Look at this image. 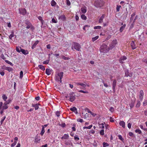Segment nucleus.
Segmentation results:
<instances>
[{
  "instance_id": "nucleus-40",
  "label": "nucleus",
  "mask_w": 147,
  "mask_h": 147,
  "mask_svg": "<svg viewBox=\"0 0 147 147\" xmlns=\"http://www.w3.org/2000/svg\"><path fill=\"white\" fill-rule=\"evenodd\" d=\"M121 5H117V6L116 10H117V11L118 12L119 11L120 8H121Z\"/></svg>"
},
{
  "instance_id": "nucleus-37",
  "label": "nucleus",
  "mask_w": 147,
  "mask_h": 147,
  "mask_svg": "<svg viewBox=\"0 0 147 147\" xmlns=\"http://www.w3.org/2000/svg\"><path fill=\"white\" fill-rule=\"evenodd\" d=\"M5 61L6 63H7L8 64H10L12 66H13V64L10 61H8V60H5Z\"/></svg>"
},
{
  "instance_id": "nucleus-53",
  "label": "nucleus",
  "mask_w": 147,
  "mask_h": 147,
  "mask_svg": "<svg viewBox=\"0 0 147 147\" xmlns=\"http://www.w3.org/2000/svg\"><path fill=\"white\" fill-rule=\"evenodd\" d=\"M140 103L139 101H138L137 102V105H136V107H140Z\"/></svg>"
},
{
  "instance_id": "nucleus-26",
  "label": "nucleus",
  "mask_w": 147,
  "mask_h": 147,
  "mask_svg": "<svg viewBox=\"0 0 147 147\" xmlns=\"http://www.w3.org/2000/svg\"><path fill=\"white\" fill-rule=\"evenodd\" d=\"M66 18L64 15H62L59 17V19L63 21L65 20Z\"/></svg>"
},
{
  "instance_id": "nucleus-2",
  "label": "nucleus",
  "mask_w": 147,
  "mask_h": 147,
  "mask_svg": "<svg viewBox=\"0 0 147 147\" xmlns=\"http://www.w3.org/2000/svg\"><path fill=\"white\" fill-rule=\"evenodd\" d=\"M81 47L80 45L78 43L74 42L72 44L71 49L73 50V49H74L77 51H80Z\"/></svg>"
},
{
  "instance_id": "nucleus-54",
  "label": "nucleus",
  "mask_w": 147,
  "mask_h": 147,
  "mask_svg": "<svg viewBox=\"0 0 147 147\" xmlns=\"http://www.w3.org/2000/svg\"><path fill=\"white\" fill-rule=\"evenodd\" d=\"M77 121L78 122H79L81 123H82L83 122V120L82 119H77Z\"/></svg>"
},
{
  "instance_id": "nucleus-47",
  "label": "nucleus",
  "mask_w": 147,
  "mask_h": 147,
  "mask_svg": "<svg viewBox=\"0 0 147 147\" xmlns=\"http://www.w3.org/2000/svg\"><path fill=\"white\" fill-rule=\"evenodd\" d=\"M144 94L143 91L142 90H140V92L139 96H143Z\"/></svg>"
},
{
  "instance_id": "nucleus-46",
  "label": "nucleus",
  "mask_w": 147,
  "mask_h": 147,
  "mask_svg": "<svg viewBox=\"0 0 147 147\" xmlns=\"http://www.w3.org/2000/svg\"><path fill=\"white\" fill-rule=\"evenodd\" d=\"M74 139L76 141H78L79 140V138L78 137L77 135L75 136H74Z\"/></svg>"
},
{
  "instance_id": "nucleus-21",
  "label": "nucleus",
  "mask_w": 147,
  "mask_h": 147,
  "mask_svg": "<svg viewBox=\"0 0 147 147\" xmlns=\"http://www.w3.org/2000/svg\"><path fill=\"white\" fill-rule=\"evenodd\" d=\"M131 44L132 49H135L136 48V45H135L134 42L133 41H132L131 42Z\"/></svg>"
},
{
  "instance_id": "nucleus-27",
  "label": "nucleus",
  "mask_w": 147,
  "mask_h": 147,
  "mask_svg": "<svg viewBox=\"0 0 147 147\" xmlns=\"http://www.w3.org/2000/svg\"><path fill=\"white\" fill-rule=\"evenodd\" d=\"M38 67L42 71H44L45 69L44 67L42 65H38Z\"/></svg>"
},
{
  "instance_id": "nucleus-43",
  "label": "nucleus",
  "mask_w": 147,
  "mask_h": 147,
  "mask_svg": "<svg viewBox=\"0 0 147 147\" xmlns=\"http://www.w3.org/2000/svg\"><path fill=\"white\" fill-rule=\"evenodd\" d=\"M20 48H21L20 47H16V51L18 53H20L21 51V50H20Z\"/></svg>"
},
{
  "instance_id": "nucleus-58",
  "label": "nucleus",
  "mask_w": 147,
  "mask_h": 147,
  "mask_svg": "<svg viewBox=\"0 0 147 147\" xmlns=\"http://www.w3.org/2000/svg\"><path fill=\"white\" fill-rule=\"evenodd\" d=\"M52 21L53 23H56L57 22V21H56L54 18L52 19Z\"/></svg>"
},
{
  "instance_id": "nucleus-12",
  "label": "nucleus",
  "mask_w": 147,
  "mask_h": 147,
  "mask_svg": "<svg viewBox=\"0 0 147 147\" xmlns=\"http://www.w3.org/2000/svg\"><path fill=\"white\" fill-rule=\"evenodd\" d=\"M116 80H114L112 84V86H113V90L114 92H115V87L116 85Z\"/></svg>"
},
{
  "instance_id": "nucleus-57",
  "label": "nucleus",
  "mask_w": 147,
  "mask_h": 147,
  "mask_svg": "<svg viewBox=\"0 0 147 147\" xmlns=\"http://www.w3.org/2000/svg\"><path fill=\"white\" fill-rule=\"evenodd\" d=\"M127 11L126 13H125L124 14H123V15L124 16V17L125 18V19H126V18L127 16Z\"/></svg>"
},
{
  "instance_id": "nucleus-45",
  "label": "nucleus",
  "mask_w": 147,
  "mask_h": 147,
  "mask_svg": "<svg viewBox=\"0 0 147 147\" xmlns=\"http://www.w3.org/2000/svg\"><path fill=\"white\" fill-rule=\"evenodd\" d=\"M101 28V27L100 26H94V29H100Z\"/></svg>"
},
{
  "instance_id": "nucleus-35",
  "label": "nucleus",
  "mask_w": 147,
  "mask_h": 147,
  "mask_svg": "<svg viewBox=\"0 0 147 147\" xmlns=\"http://www.w3.org/2000/svg\"><path fill=\"white\" fill-rule=\"evenodd\" d=\"M81 18L83 20H86L87 18L86 16L84 14H82L81 15Z\"/></svg>"
},
{
  "instance_id": "nucleus-41",
  "label": "nucleus",
  "mask_w": 147,
  "mask_h": 147,
  "mask_svg": "<svg viewBox=\"0 0 147 147\" xmlns=\"http://www.w3.org/2000/svg\"><path fill=\"white\" fill-rule=\"evenodd\" d=\"M17 143L16 141H15L14 142L12 143L11 145V147H13L15 146Z\"/></svg>"
},
{
  "instance_id": "nucleus-5",
  "label": "nucleus",
  "mask_w": 147,
  "mask_h": 147,
  "mask_svg": "<svg viewBox=\"0 0 147 147\" xmlns=\"http://www.w3.org/2000/svg\"><path fill=\"white\" fill-rule=\"evenodd\" d=\"M69 100L71 102H73L76 99L75 95L74 94L73 92L69 94Z\"/></svg>"
},
{
  "instance_id": "nucleus-3",
  "label": "nucleus",
  "mask_w": 147,
  "mask_h": 147,
  "mask_svg": "<svg viewBox=\"0 0 147 147\" xmlns=\"http://www.w3.org/2000/svg\"><path fill=\"white\" fill-rule=\"evenodd\" d=\"M26 26V28L27 29L30 28V29L33 30L34 29V28L32 26L30 22L28 21H26L25 23Z\"/></svg>"
},
{
  "instance_id": "nucleus-10",
  "label": "nucleus",
  "mask_w": 147,
  "mask_h": 147,
  "mask_svg": "<svg viewBox=\"0 0 147 147\" xmlns=\"http://www.w3.org/2000/svg\"><path fill=\"white\" fill-rule=\"evenodd\" d=\"M19 11L20 13L23 15H25L26 13V11L25 9H19Z\"/></svg>"
},
{
  "instance_id": "nucleus-8",
  "label": "nucleus",
  "mask_w": 147,
  "mask_h": 147,
  "mask_svg": "<svg viewBox=\"0 0 147 147\" xmlns=\"http://www.w3.org/2000/svg\"><path fill=\"white\" fill-rule=\"evenodd\" d=\"M10 101V100H8L3 104V106L2 107L3 109H7L8 108V107L7 105L9 104Z\"/></svg>"
},
{
  "instance_id": "nucleus-64",
  "label": "nucleus",
  "mask_w": 147,
  "mask_h": 147,
  "mask_svg": "<svg viewBox=\"0 0 147 147\" xmlns=\"http://www.w3.org/2000/svg\"><path fill=\"white\" fill-rule=\"evenodd\" d=\"M101 126L100 127V128L102 129L104 128V124L103 123H102L101 124Z\"/></svg>"
},
{
  "instance_id": "nucleus-4",
  "label": "nucleus",
  "mask_w": 147,
  "mask_h": 147,
  "mask_svg": "<svg viewBox=\"0 0 147 147\" xmlns=\"http://www.w3.org/2000/svg\"><path fill=\"white\" fill-rule=\"evenodd\" d=\"M107 46L106 45H102L100 47V50L101 52L105 53L107 52Z\"/></svg>"
},
{
  "instance_id": "nucleus-39",
  "label": "nucleus",
  "mask_w": 147,
  "mask_h": 147,
  "mask_svg": "<svg viewBox=\"0 0 147 147\" xmlns=\"http://www.w3.org/2000/svg\"><path fill=\"white\" fill-rule=\"evenodd\" d=\"M14 35L13 34V32H12V33L9 35V38L10 39H11L12 37H13Z\"/></svg>"
},
{
  "instance_id": "nucleus-38",
  "label": "nucleus",
  "mask_w": 147,
  "mask_h": 147,
  "mask_svg": "<svg viewBox=\"0 0 147 147\" xmlns=\"http://www.w3.org/2000/svg\"><path fill=\"white\" fill-rule=\"evenodd\" d=\"M77 84L78 85H80L84 87H85L86 86V85L85 84L82 83H79Z\"/></svg>"
},
{
  "instance_id": "nucleus-44",
  "label": "nucleus",
  "mask_w": 147,
  "mask_h": 147,
  "mask_svg": "<svg viewBox=\"0 0 147 147\" xmlns=\"http://www.w3.org/2000/svg\"><path fill=\"white\" fill-rule=\"evenodd\" d=\"M100 134L101 135H103L104 134V130L103 129H102L100 132Z\"/></svg>"
},
{
  "instance_id": "nucleus-16",
  "label": "nucleus",
  "mask_w": 147,
  "mask_h": 147,
  "mask_svg": "<svg viewBox=\"0 0 147 147\" xmlns=\"http://www.w3.org/2000/svg\"><path fill=\"white\" fill-rule=\"evenodd\" d=\"M39 104H32V106L33 107H34L35 110H37L39 108L38 105Z\"/></svg>"
},
{
  "instance_id": "nucleus-52",
  "label": "nucleus",
  "mask_w": 147,
  "mask_h": 147,
  "mask_svg": "<svg viewBox=\"0 0 147 147\" xmlns=\"http://www.w3.org/2000/svg\"><path fill=\"white\" fill-rule=\"evenodd\" d=\"M118 136L119 139L120 140H122L123 141V140H124V139L121 136L119 135Z\"/></svg>"
},
{
  "instance_id": "nucleus-63",
  "label": "nucleus",
  "mask_w": 147,
  "mask_h": 147,
  "mask_svg": "<svg viewBox=\"0 0 147 147\" xmlns=\"http://www.w3.org/2000/svg\"><path fill=\"white\" fill-rule=\"evenodd\" d=\"M59 77L58 76H57L55 78V80L57 82L59 81Z\"/></svg>"
},
{
  "instance_id": "nucleus-6",
  "label": "nucleus",
  "mask_w": 147,
  "mask_h": 147,
  "mask_svg": "<svg viewBox=\"0 0 147 147\" xmlns=\"http://www.w3.org/2000/svg\"><path fill=\"white\" fill-rule=\"evenodd\" d=\"M125 76L127 77H131L132 76V74L131 72H129L127 69L125 70Z\"/></svg>"
},
{
  "instance_id": "nucleus-36",
  "label": "nucleus",
  "mask_w": 147,
  "mask_h": 147,
  "mask_svg": "<svg viewBox=\"0 0 147 147\" xmlns=\"http://www.w3.org/2000/svg\"><path fill=\"white\" fill-rule=\"evenodd\" d=\"M2 98L3 100L5 101H6L7 99V97L5 94H3V95Z\"/></svg>"
},
{
  "instance_id": "nucleus-23",
  "label": "nucleus",
  "mask_w": 147,
  "mask_h": 147,
  "mask_svg": "<svg viewBox=\"0 0 147 147\" xmlns=\"http://www.w3.org/2000/svg\"><path fill=\"white\" fill-rule=\"evenodd\" d=\"M126 26V25L125 24L123 25V26H121L120 28V31L121 32H122L124 30V28H125Z\"/></svg>"
},
{
  "instance_id": "nucleus-13",
  "label": "nucleus",
  "mask_w": 147,
  "mask_h": 147,
  "mask_svg": "<svg viewBox=\"0 0 147 147\" xmlns=\"http://www.w3.org/2000/svg\"><path fill=\"white\" fill-rule=\"evenodd\" d=\"M20 50L22 53L25 55H27L28 53V52L27 50H25L21 48H20Z\"/></svg>"
},
{
  "instance_id": "nucleus-17",
  "label": "nucleus",
  "mask_w": 147,
  "mask_h": 147,
  "mask_svg": "<svg viewBox=\"0 0 147 147\" xmlns=\"http://www.w3.org/2000/svg\"><path fill=\"white\" fill-rule=\"evenodd\" d=\"M105 17V15L104 14H103L101 17L100 18L99 20V23H102L103 22V19Z\"/></svg>"
},
{
  "instance_id": "nucleus-60",
  "label": "nucleus",
  "mask_w": 147,
  "mask_h": 147,
  "mask_svg": "<svg viewBox=\"0 0 147 147\" xmlns=\"http://www.w3.org/2000/svg\"><path fill=\"white\" fill-rule=\"evenodd\" d=\"M110 121L112 122H113L114 121L113 118L112 117H110Z\"/></svg>"
},
{
  "instance_id": "nucleus-15",
  "label": "nucleus",
  "mask_w": 147,
  "mask_h": 147,
  "mask_svg": "<svg viewBox=\"0 0 147 147\" xmlns=\"http://www.w3.org/2000/svg\"><path fill=\"white\" fill-rule=\"evenodd\" d=\"M120 125L123 128H125V123L123 121H121L119 123Z\"/></svg>"
},
{
  "instance_id": "nucleus-29",
  "label": "nucleus",
  "mask_w": 147,
  "mask_h": 147,
  "mask_svg": "<svg viewBox=\"0 0 147 147\" xmlns=\"http://www.w3.org/2000/svg\"><path fill=\"white\" fill-rule=\"evenodd\" d=\"M103 147H106L108 146H109V144L107 143L104 142L103 144Z\"/></svg>"
},
{
  "instance_id": "nucleus-30",
  "label": "nucleus",
  "mask_w": 147,
  "mask_h": 147,
  "mask_svg": "<svg viewBox=\"0 0 147 147\" xmlns=\"http://www.w3.org/2000/svg\"><path fill=\"white\" fill-rule=\"evenodd\" d=\"M51 5L52 6H55L56 4V3L54 0H52L51 2Z\"/></svg>"
},
{
  "instance_id": "nucleus-22",
  "label": "nucleus",
  "mask_w": 147,
  "mask_h": 147,
  "mask_svg": "<svg viewBox=\"0 0 147 147\" xmlns=\"http://www.w3.org/2000/svg\"><path fill=\"white\" fill-rule=\"evenodd\" d=\"M50 54H49V59L48 60H47L43 62V63L44 64H47L49 63L50 61Z\"/></svg>"
},
{
  "instance_id": "nucleus-14",
  "label": "nucleus",
  "mask_w": 147,
  "mask_h": 147,
  "mask_svg": "<svg viewBox=\"0 0 147 147\" xmlns=\"http://www.w3.org/2000/svg\"><path fill=\"white\" fill-rule=\"evenodd\" d=\"M135 102V100L131 101V103L129 104V106H130V107L131 108V109L132 108H133L134 107V105Z\"/></svg>"
},
{
  "instance_id": "nucleus-18",
  "label": "nucleus",
  "mask_w": 147,
  "mask_h": 147,
  "mask_svg": "<svg viewBox=\"0 0 147 147\" xmlns=\"http://www.w3.org/2000/svg\"><path fill=\"white\" fill-rule=\"evenodd\" d=\"M51 70L49 69H47L46 70V73L48 75H49L51 74Z\"/></svg>"
},
{
  "instance_id": "nucleus-62",
  "label": "nucleus",
  "mask_w": 147,
  "mask_h": 147,
  "mask_svg": "<svg viewBox=\"0 0 147 147\" xmlns=\"http://www.w3.org/2000/svg\"><path fill=\"white\" fill-rule=\"evenodd\" d=\"M131 123H128L127 125V127L129 129H130L131 127Z\"/></svg>"
},
{
  "instance_id": "nucleus-24",
  "label": "nucleus",
  "mask_w": 147,
  "mask_h": 147,
  "mask_svg": "<svg viewBox=\"0 0 147 147\" xmlns=\"http://www.w3.org/2000/svg\"><path fill=\"white\" fill-rule=\"evenodd\" d=\"M39 42V41L38 40H37L34 43V44L32 46V48L33 49L34 48H35L36 47V45Z\"/></svg>"
},
{
  "instance_id": "nucleus-25",
  "label": "nucleus",
  "mask_w": 147,
  "mask_h": 147,
  "mask_svg": "<svg viewBox=\"0 0 147 147\" xmlns=\"http://www.w3.org/2000/svg\"><path fill=\"white\" fill-rule=\"evenodd\" d=\"M45 132V130L44 129V127L43 125L42 126V130L40 133V134L42 136H43Z\"/></svg>"
},
{
  "instance_id": "nucleus-34",
  "label": "nucleus",
  "mask_w": 147,
  "mask_h": 147,
  "mask_svg": "<svg viewBox=\"0 0 147 147\" xmlns=\"http://www.w3.org/2000/svg\"><path fill=\"white\" fill-rule=\"evenodd\" d=\"M62 58L65 60H69L70 59V58L68 57H65L64 56H63L62 57Z\"/></svg>"
},
{
  "instance_id": "nucleus-9",
  "label": "nucleus",
  "mask_w": 147,
  "mask_h": 147,
  "mask_svg": "<svg viewBox=\"0 0 147 147\" xmlns=\"http://www.w3.org/2000/svg\"><path fill=\"white\" fill-rule=\"evenodd\" d=\"M127 59V57L125 56H122L119 59V62L121 63H124L123 61Z\"/></svg>"
},
{
  "instance_id": "nucleus-59",
  "label": "nucleus",
  "mask_w": 147,
  "mask_h": 147,
  "mask_svg": "<svg viewBox=\"0 0 147 147\" xmlns=\"http://www.w3.org/2000/svg\"><path fill=\"white\" fill-rule=\"evenodd\" d=\"M109 110L111 112H113L114 111V108L113 107H111L109 109Z\"/></svg>"
},
{
  "instance_id": "nucleus-50",
  "label": "nucleus",
  "mask_w": 147,
  "mask_h": 147,
  "mask_svg": "<svg viewBox=\"0 0 147 147\" xmlns=\"http://www.w3.org/2000/svg\"><path fill=\"white\" fill-rule=\"evenodd\" d=\"M79 92H82L84 93H88V92L87 91H84L82 90H80L79 91Z\"/></svg>"
},
{
  "instance_id": "nucleus-42",
  "label": "nucleus",
  "mask_w": 147,
  "mask_h": 147,
  "mask_svg": "<svg viewBox=\"0 0 147 147\" xmlns=\"http://www.w3.org/2000/svg\"><path fill=\"white\" fill-rule=\"evenodd\" d=\"M135 132L136 133L138 132V133L140 134L142 133V132L141 131L140 129H136L135 130Z\"/></svg>"
},
{
  "instance_id": "nucleus-49",
  "label": "nucleus",
  "mask_w": 147,
  "mask_h": 147,
  "mask_svg": "<svg viewBox=\"0 0 147 147\" xmlns=\"http://www.w3.org/2000/svg\"><path fill=\"white\" fill-rule=\"evenodd\" d=\"M38 19L42 23V24H43V23H42V22L44 21L43 20H42V17L41 16H39L38 17Z\"/></svg>"
},
{
  "instance_id": "nucleus-51",
  "label": "nucleus",
  "mask_w": 147,
  "mask_h": 147,
  "mask_svg": "<svg viewBox=\"0 0 147 147\" xmlns=\"http://www.w3.org/2000/svg\"><path fill=\"white\" fill-rule=\"evenodd\" d=\"M142 61L143 62L146 63L147 64V58H143Z\"/></svg>"
},
{
  "instance_id": "nucleus-55",
  "label": "nucleus",
  "mask_w": 147,
  "mask_h": 147,
  "mask_svg": "<svg viewBox=\"0 0 147 147\" xmlns=\"http://www.w3.org/2000/svg\"><path fill=\"white\" fill-rule=\"evenodd\" d=\"M67 4L68 6L70 5L71 3L69 0H66Z\"/></svg>"
},
{
  "instance_id": "nucleus-48",
  "label": "nucleus",
  "mask_w": 147,
  "mask_h": 147,
  "mask_svg": "<svg viewBox=\"0 0 147 147\" xmlns=\"http://www.w3.org/2000/svg\"><path fill=\"white\" fill-rule=\"evenodd\" d=\"M23 76V72L22 71L20 72V78L22 79Z\"/></svg>"
},
{
  "instance_id": "nucleus-20",
  "label": "nucleus",
  "mask_w": 147,
  "mask_h": 147,
  "mask_svg": "<svg viewBox=\"0 0 147 147\" xmlns=\"http://www.w3.org/2000/svg\"><path fill=\"white\" fill-rule=\"evenodd\" d=\"M81 10L82 13H86L87 11L86 7H82L81 8Z\"/></svg>"
},
{
  "instance_id": "nucleus-31",
  "label": "nucleus",
  "mask_w": 147,
  "mask_h": 147,
  "mask_svg": "<svg viewBox=\"0 0 147 147\" xmlns=\"http://www.w3.org/2000/svg\"><path fill=\"white\" fill-rule=\"evenodd\" d=\"M6 68V70H7L9 72L12 71L13 70V69L12 68L9 67H7Z\"/></svg>"
},
{
  "instance_id": "nucleus-56",
  "label": "nucleus",
  "mask_w": 147,
  "mask_h": 147,
  "mask_svg": "<svg viewBox=\"0 0 147 147\" xmlns=\"http://www.w3.org/2000/svg\"><path fill=\"white\" fill-rule=\"evenodd\" d=\"M60 114V112H59V111H57L56 112V115L58 117H59V116Z\"/></svg>"
},
{
  "instance_id": "nucleus-7",
  "label": "nucleus",
  "mask_w": 147,
  "mask_h": 147,
  "mask_svg": "<svg viewBox=\"0 0 147 147\" xmlns=\"http://www.w3.org/2000/svg\"><path fill=\"white\" fill-rule=\"evenodd\" d=\"M117 43V41L116 40H114L111 42V44L110 45V47L112 49L114 48L116 45Z\"/></svg>"
},
{
  "instance_id": "nucleus-19",
  "label": "nucleus",
  "mask_w": 147,
  "mask_h": 147,
  "mask_svg": "<svg viewBox=\"0 0 147 147\" xmlns=\"http://www.w3.org/2000/svg\"><path fill=\"white\" fill-rule=\"evenodd\" d=\"M68 138H69L68 135L67 134H64V136L61 137V139L63 140V139H68Z\"/></svg>"
},
{
  "instance_id": "nucleus-32",
  "label": "nucleus",
  "mask_w": 147,
  "mask_h": 147,
  "mask_svg": "<svg viewBox=\"0 0 147 147\" xmlns=\"http://www.w3.org/2000/svg\"><path fill=\"white\" fill-rule=\"evenodd\" d=\"M92 127V125H89V126H88V127H83V129H91V128Z\"/></svg>"
},
{
  "instance_id": "nucleus-1",
  "label": "nucleus",
  "mask_w": 147,
  "mask_h": 147,
  "mask_svg": "<svg viewBox=\"0 0 147 147\" xmlns=\"http://www.w3.org/2000/svg\"><path fill=\"white\" fill-rule=\"evenodd\" d=\"M104 4V1L102 0H97L95 1L94 3V6L96 7H102Z\"/></svg>"
},
{
  "instance_id": "nucleus-33",
  "label": "nucleus",
  "mask_w": 147,
  "mask_h": 147,
  "mask_svg": "<svg viewBox=\"0 0 147 147\" xmlns=\"http://www.w3.org/2000/svg\"><path fill=\"white\" fill-rule=\"evenodd\" d=\"M77 109L76 107H73L72 108H71L70 109V110L71 111L75 112V111L77 110Z\"/></svg>"
},
{
  "instance_id": "nucleus-61",
  "label": "nucleus",
  "mask_w": 147,
  "mask_h": 147,
  "mask_svg": "<svg viewBox=\"0 0 147 147\" xmlns=\"http://www.w3.org/2000/svg\"><path fill=\"white\" fill-rule=\"evenodd\" d=\"M1 58L3 60H5L6 59V58L4 57V56L3 54H2L1 55Z\"/></svg>"
},
{
  "instance_id": "nucleus-28",
  "label": "nucleus",
  "mask_w": 147,
  "mask_h": 147,
  "mask_svg": "<svg viewBox=\"0 0 147 147\" xmlns=\"http://www.w3.org/2000/svg\"><path fill=\"white\" fill-rule=\"evenodd\" d=\"M99 38V36H96L95 37H93L92 38V41L93 42H94L97 39Z\"/></svg>"
},
{
  "instance_id": "nucleus-11",
  "label": "nucleus",
  "mask_w": 147,
  "mask_h": 147,
  "mask_svg": "<svg viewBox=\"0 0 147 147\" xmlns=\"http://www.w3.org/2000/svg\"><path fill=\"white\" fill-rule=\"evenodd\" d=\"M63 72H61L60 73H59L57 74L58 76L59 77L60 80H59V81L60 83H61L62 82L61 79L63 78Z\"/></svg>"
}]
</instances>
